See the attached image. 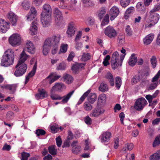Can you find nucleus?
<instances>
[{"instance_id":"f257e3e1","label":"nucleus","mask_w":160,"mask_h":160,"mask_svg":"<svg viewBox=\"0 0 160 160\" xmlns=\"http://www.w3.org/2000/svg\"><path fill=\"white\" fill-rule=\"evenodd\" d=\"M52 9L48 4H44L42 7L41 15V20L43 27H47L50 25L52 21Z\"/></svg>"},{"instance_id":"f03ea898","label":"nucleus","mask_w":160,"mask_h":160,"mask_svg":"<svg viewBox=\"0 0 160 160\" xmlns=\"http://www.w3.org/2000/svg\"><path fill=\"white\" fill-rule=\"evenodd\" d=\"M14 55L13 50L8 49L4 53L1 60V65L2 66L8 67L13 64Z\"/></svg>"},{"instance_id":"7ed1b4c3","label":"nucleus","mask_w":160,"mask_h":160,"mask_svg":"<svg viewBox=\"0 0 160 160\" xmlns=\"http://www.w3.org/2000/svg\"><path fill=\"white\" fill-rule=\"evenodd\" d=\"M59 39V42L60 39V37L58 35H54L51 37L47 38L45 41L42 47V52L44 55H47L51 47H53L56 44V39Z\"/></svg>"},{"instance_id":"20e7f679","label":"nucleus","mask_w":160,"mask_h":160,"mask_svg":"<svg viewBox=\"0 0 160 160\" xmlns=\"http://www.w3.org/2000/svg\"><path fill=\"white\" fill-rule=\"evenodd\" d=\"M119 55L117 51L114 52L112 55L111 65L112 68L113 69H116L119 66L122 65V62L121 63V59L119 60Z\"/></svg>"},{"instance_id":"39448f33","label":"nucleus","mask_w":160,"mask_h":160,"mask_svg":"<svg viewBox=\"0 0 160 160\" xmlns=\"http://www.w3.org/2000/svg\"><path fill=\"white\" fill-rule=\"evenodd\" d=\"M16 69L13 73L16 77H21L26 72L27 65L26 64H17L15 66Z\"/></svg>"},{"instance_id":"423d86ee","label":"nucleus","mask_w":160,"mask_h":160,"mask_svg":"<svg viewBox=\"0 0 160 160\" xmlns=\"http://www.w3.org/2000/svg\"><path fill=\"white\" fill-rule=\"evenodd\" d=\"M147 104V101L144 98H140L136 100L135 103L134 107L136 110L140 111L142 110Z\"/></svg>"},{"instance_id":"0eeeda50","label":"nucleus","mask_w":160,"mask_h":160,"mask_svg":"<svg viewBox=\"0 0 160 160\" xmlns=\"http://www.w3.org/2000/svg\"><path fill=\"white\" fill-rule=\"evenodd\" d=\"M54 18L56 23L58 26L63 23L62 14L58 8H55L54 10Z\"/></svg>"},{"instance_id":"6e6552de","label":"nucleus","mask_w":160,"mask_h":160,"mask_svg":"<svg viewBox=\"0 0 160 160\" xmlns=\"http://www.w3.org/2000/svg\"><path fill=\"white\" fill-rule=\"evenodd\" d=\"M21 40L20 35L18 34L14 33L9 38L10 43L13 46L18 45Z\"/></svg>"},{"instance_id":"1a4fd4ad","label":"nucleus","mask_w":160,"mask_h":160,"mask_svg":"<svg viewBox=\"0 0 160 160\" xmlns=\"http://www.w3.org/2000/svg\"><path fill=\"white\" fill-rule=\"evenodd\" d=\"M104 33L106 35L110 38H114L117 35V32L115 29L111 26L107 27L104 31Z\"/></svg>"},{"instance_id":"9d476101","label":"nucleus","mask_w":160,"mask_h":160,"mask_svg":"<svg viewBox=\"0 0 160 160\" xmlns=\"http://www.w3.org/2000/svg\"><path fill=\"white\" fill-rule=\"evenodd\" d=\"M0 87L3 89L8 90L10 94H13L16 91L17 85L16 84H4L1 85Z\"/></svg>"},{"instance_id":"9b49d317","label":"nucleus","mask_w":160,"mask_h":160,"mask_svg":"<svg viewBox=\"0 0 160 160\" xmlns=\"http://www.w3.org/2000/svg\"><path fill=\"white\" fill-rule=\"evenodd\" d=\"M9 28V23L2 18L0 19V32L5 33Z\"/></svg>"},{"instance_id":"f8f14e48","label":"nucleus","mask_w":160,"mask_h":160,"mask_svg":"<svg viewBox=\"0 0 160 160\" xmlns=\"http://www.w3.org/2000/svg\"><path fill=\"white\" fill-rule=\"evenodd\" d=\"M76 31V28L74 23L70 22L68 24V28L66 32V34L68 38H71L73 36Z\"/></svg>"},{"instance_id":"ddd939ff","label":"nucleus","mask_w":160,"mask_h":160,"mask_svg":"<svg viewBox=\"0 0 160 160\" xmlns=\"http://www.w3.org/2000/svg\"><path fill=\"white\" fill-rule=\"evenodd\" d=\"M104 112V109L101 108H96L91 112L90 116L91 117H98Z\"/></svg>"},{"instance_id":"4468645a","label":"nucleus","mask_w":160,"mask_h":160,"mask_svg":"<svg viewBox=\"0 0 160 160\" xmlns=\"http://www.w3.org/2000/svg\"><path fill=\"white\" fill-rule=\"evenodd\" d=\"M111 136L110 132H106L102 133L99 137L101 142L103 143H106L109 141Z\"/></svg>"},{"instance_id":"2eb2a0df","label":"nucleus","mask_w":160,"mask_h":160,"mask_svg":"<svg viewBox=\"0 0 160 160\" xmlns=\"http://www.w3.org/2000/svg\"><path fill=\"white\" fill-rule=\"evenodd\" d=\"M119 13V11L118 7L115 6L112 7L109 11L110 20L111 21L113 20L117 16Z\"/></svg>"},{"instance_id":"dca6fc26","label":"nucleus","mask_w":160,"mask_h":160,"mask_svg":"<svg viewBox=\"0 0 160 160\" xmlns=\"http://www.w3.org/2000/svg\"><path fill=\"white\" fill-rule=\"evenodd\" d=\"M30 54H33L35 52V47L33 43L30 41H27L24 50Z\"/></svg>"},{"instance_id":"f3484780","label":"nucleus","mask_w":160,"mask_h":160,"mask_svg":"<svg viewBox=\"0 0 160 160\" xmlns=\"http://www.w3.org/2000/svg\"><path fill=\"white\" fill-rule=\"evenodd\" d=\"M37 99H43L48 96V92L43 89H39L38 93L35 95Z\"/></svg>"},{"instance_id":"a211bd4d","label":"nucleus","mask_w":160,"mask_h":160,"mask_svg":"<svg viewBox=\"0 0 160 160\" xmlns=\"http://www.w3.org/2000/svg\"><path fill=\"white\" fill-rule=\"evenodd\" d=\"M7 18L11 22L12 26L15 25L17 21V17L12 12H9L7 15Z\"/></svg>"},{"instance_id":"6ab92c4d","label":"nucleus","mask_w":160,"mask_h":160,"mask_svg":"<svg viewBox=\"0 0 160 160\" xmlns=\"http://www.w3.org/2000/svg\"><path fill=\"white\" fill-rule=\"evenodd\" d=\"M37 12L35 8L32 7L30 8V12L27 15V20L28 21H31L34 19L36 16Z\"/></svg>"},{"instance_id":"aec40b11","label":"nucleus","mask_w":160,"mask_h":160,"mask_svg":"<svg viewBox=\"0 0 160 160\" xmlns=\"http://www.w3.org/2000/svg\"><path fill=\"white\" fill-rule=\"evenodd\" d=\"M86 64L85 62L76 63L72 66V70L75 73H77L81 69L84 68Z\"/></svg>"},{"instance_id":"412c9836","label":"nucleus","mask_w":160,"mask_h":160,"mask_svg":"<svg viewBox=\"0 0 160 160\" xmlns=\"http://www.w3.org/2000/svg\"><path fill=\"white\" fill-rule=\"evenodd\" d=\"M65 88L64 85L62 83H56L51 90V92H61L62 90Z\"/></svg>"},{"instance_id":"4be33fe9","label":"nucleus","mask_w":160,"mask_h":160,"mask_svg":"<svg viewBox=\"0 0 160 160\" xmlns=\"http://www.w3.org/2000/svg\"><path fill=\"white\" fill-rule=\"evenodd\" d=\"M28 57L29 56L26 53L25 51L23 50L20 54V58L17 64L22 65L26 64L24 62Z\"/></svg>"},{"instance_id":"5701e85b","label":"nucleus","mask_w":160,"mask_h":160,"mask_svg":"<svg viewBox=\"0 0 160 160\" xmlns=\"http://www.w3.org/2000/svg\"><path fill=\"white\" fill-rule=\"evenodd\" d=\"M37 67V66L36 63L34 65L32 70L26 76L25 84H26L29 81L30 78L34 75L36 72Z\"/></svg>"},{"instance_id":"b1692460","label":"nucleus","mask_w":160,"mask_h":160,"mask_svg":"<svg viewBox=\"0 0 160 160\" xmlns=\"http://www.w3.org/2000/svg\"><path fill=\"white\" fill-rule=\"evenodd\" d=\"M150 17L151 18V22H152L154 24L157 23L159 19V15L154 12L151 13L150 12Z\"/></svg>"},{"instance_id":"393cba45","label":"nucleus","mask_w":160,"mask_h":160,"mask_svg":"<svg viewBox=\"0 0 160 160\" xmlns=\"http://www.w3.org/2000/svg\"><path fill=\"white\" fill-rule=\"evenodd\" d=\"M37 22L35 21H33L30 28L29 33L32 35H35L37 30V27L36 25Z\"/></svg>"},{"instance_id":"a878e982","label":"nucleus","mask_w":160,"mask_h":160,"mask_svg":"<svg viewBox=\"0 0 160 160\" xmlns=\"http://www.w3.org/2000/svg\"><path fill=\"white\" fill-rule=\"evenodd\" d=\"M137 62V58L135 56L134 54H132L130 57L128 63L132 67L134 66Z\"/></svg>"},{"instance_id":"bb28decb","label":"nucleus","mask_w":160,"mask_h":160,"mask_svg":"<svg viewBox=\"0 0 160 160\" xmlns=\"http://www.w3.org/2000/svg\"><path fill=\"white\" fill-rule=\"evenodd\" d=\"M154 35L152 34H150L147 36L143 39L144 43L146 45L149 44L153 40Z\"/></svg>"},{"instance_id":"cd10ccee","label":"nucleus","mask_w":160,"mask_h":160,"mask_svg":"<svg viewBox=\"0 0 160 160\" xmlns=\"http://www.w3.org/2000/svg\"><path fill=\"white\" fill-rule=\"evenodd\" d=\"M105 77L108 81L111 86H114L113 77L111 73L108 72L105 75Z\"/></svg>"},{"instance_id":"c85d7f7f","label":"nucleus","mask_w":160,"mask_h":160,"mask_svg":"<svg viewBox=\"0 0 160 160\" xmlns=\"http://www.w3.org/2000/svg\"><path fill=\"white\" fill-rule=\"evenodd\" d=\"M74 91H71L67 95L64 96L62 97V102L63 103H67L69 100L72 96L73 94Z\"/></svg>"},{"instance_id":"c756f323","label":"nucleus","mask_w":160,"mask_h":160,"mask_svg":"<svg viewBox=\"0 0 160 160\" xmlns=\"http://www.w3.org/2000/svg\"><path fill=\"white\" fill-rule=\"evenodd\" d=\"M106 96L104 94H102L99 96L98 103L99 104L102 105L104 104L106 102Z\"/></svg>"},{"instance_id":"7c9ffc66","label":"nucleus","mask_w":160,"mask_h":160,"mask_svg":"<svg viewBox=\"0 0 160 160\" xmlns=\"http://www.w3.org/2000/svg\"><path fill=\"white\" fill-rule=\"evenodd\" d=\"M90 92V90H88L87 91L85 92L83 95L81 97L77 103V105L80 104L84 101L85 99L87 97L89 93Z\"/></svg>"},{"instance_id":"2f4dec72","label":"nucleus","mask_w":160,"mask_h":160,"mask_svg":"<svg viewBox=\"0 0 160 160\" xmlns=\"http://www.w3.org/2000/svg\"><path fill=\"white\" fill-rule=\"evenodd\" d=\"M89 102H85L83 104V108L86 111H90L92 108V107Z\"/></svg>"},{"instance_id":"473e14b6","label":"nucleus","mask_w":160,"mask_h":160,"mask_svg":"<svg viewBox=\"0 0 160 160\" xmlns=\"http://www.w3.org/2000/svg\"><path fill=\"white\" fill-rule=\"evenodd\" d=\"M97 98L96 95L95 93H91L88 97V100L91 104H93Z\"/></svg>"},{"instance_id":"72a5a7b5","label":"nucleus","mask_w":160,"mask_h":160,"mask_svg":"<svg viewBox=\"0 0 160 160\" xmlns=\"http://www.w3.org/2000/svg\"><path fill=\"white\" fill-rule=\"evenodd\" d=\"M63 79L65 82L69 84L72 82L73 81V78L72 76L69 74H66L63 76Z\"/></svg>"},{"instance_id":"f704fd0d","label":"nucleus","mask_w":160,"mask_h":160,"mask_svg":"<svg viewBox=\"0 0 160 160\" xmlns=\"http://www.w3.org/2000/svg\"><path fill=\"white\" fill-rule=\"evenodd\" d=\"M160 159V151L153 154L149 157V160H159Z\"/></svg>"},{"instance_id":"c9c22d12","label":"nucleus","mask_w":160,"mask_h":160,"mask_svg":"<svg viewBox=\"0 0 160 160\" xmlns=\"http://www.w3.org/2000/svg\"><path fill=\"white\" fill-rule=\"evenodd\" d=\"M56 40L57 41L56 42V44H55L54 46L52 47L53 48L52 50V53L53 54H55L56 53L58 49V47L59 42L58 38H57Z\"/></svg>"},{"instance_id":"e433bc0d","label":"nucleus","mask_w":160,"mask_h":160,"mask_svg":"<svg viewBox=\"0 0 160 160\" xmlns=\"http://www.w3.org/2000/svg\"><path fill=\"white\" fill-rule=\"evenodd\" d=\"M91 56L89 53H83L82 56L81 60L82 61L85 62L90 59Z\"/></svg>"},{"instance_id":"4c0bfd02","label":"nucleus","mask_w":160,"mask_h":160,"mask_svg":"<svg viewBox=\"0 0 160 160\" xmlns=\"http://www.w3.org/2000/svg\"><path fill=\"white\" fill-rule=\"evenodd\" d=\"M48 149L49 153L52 155H56L57 150L55 149L54 146H52L49 147L48 148Z\"/></svg>"},{"instance_id":"58836bf2","label":"nucleus","mask_w":160,"mask_h":160,"mask_svg":"<svg viewBox=\"0 0 160 160\" xmlns=\"http://www.w3.org/2000/svg\"><path fill=\"white\" fill-rule=\"evenodd\" d=\"M54 92H50V97L53 100H60L62 99V97L58 94H54Z\"/></svg>"},{"instance_id":"ea45409f","label":"nucleus","mask_w":160,"mask_h":160,"mask_svg":"<svg viewBox=\"0 0 160 160\" xmlns=\"http://www.w3.org/2000/svg\"><path fill=\"white\" fill-rule=\"evenodd\" d=\"M122 84L121 79L119 77H117L115 78V85L116 87L119 89L120 87Z\"/></svg>"},{"instance_id":"a19ab883","label":"nucleus","mask_w":160,"mask_h":160,"mask_svg":"<svg viewBox=\"0 0 160 160\" xmlns=\"http://www.w3.org/2000/svg\"><path fill=\"white\" fill-rule=\"evenodd\" d=\"M137 10L139 11L144 12L145 10V8L143 4L141 2H138L137 3L136 6Z\"/></svg>"},{"instance_id":"79ce46f5","label":"nucleus","mask_w":160,"mask_h":160,"mask_svg":"<svg viewBox=\"0 0 160 160\" xmlns=\"http://www.w3.org/2000/svg\"><path fill=\"white\" fill-rule=\"evenodd\" d=\"M99 89L100 91L102 92H104L107 91L108 90V87L107 84L104 83H102L99 87Z\"/></svg>"},{"instance_id":"37998d69","label":"nucleus","mask_w":160,"mask_h":160,"mask_svg":"<svg viewBox=\"0 0 160 160\" xmlns=\"http://www.w3.org/2000/svg\"><path fill=\"white\" fill-rule=\"evenodd\" d=\"M22 6L25 9H28L30 6V3L28 1H24L22 3Z\"/></svg>"},{"instance_id":"c03bdc74","label":"nucleus","mask_w":160,"mask_h":160,"mask_svg":"<svg viewBox=\"0 0 160 160\" xmlns=\"http://www.w3.org/2000/svg\"><path fill=\"white\" fill-rule=\"evenodd\" d=\"M125 147L126 148H123L122 149L123 151H125L128 150L130 151L133 148L134 145L132 143H128L125 144Z\"/></svg>"},{"instance_id":"a18cd8bd","label":"nucleus","mask_w":160,"mask_h":160,"mask_svg":"<svg viewBox=\"0 0 160 160\" xmlns=\"http://www.w3.org/2000/svg\"><path fill=\"white\" fill-rule=\"evenodd\" d=\"M68 46L67 44H62L61 46L60 52L62 53L66 52L67 50Z\"/></svg>"},{"instance_id":"49530a36","label":"nucleus","mask_w":160,"mask_h":160,"mask_svg":"<svg viewBox=\"0 0 160 160\" xmlns=\"http://www.w3.org/2000/svg\"><path fill=\"white\" fill-rule=\"evenodd\" d=\"M160 144V135L157 137L153 143L154 147L157 146Z\"/></svg>"},{"instance_id":"de8ad7c7","label":"nucleus","mask_w":160,"mask_h":160,"mask_svg":"<svg viewBox=\"0 0 160 160\" xmlns=\"http://www.w3.org/2000/svg\"><path fill=\"white\" fill-rule=\"evenodd\" d=\"M125 32L127 35L129 36H131L132 34L133 31L129 25L127 26L125 28Z\"/></svg>"},{"instance_id":"09e8293b","label":"nucleus","mask_w":160,"mask_h":160,"mask_svg":"<svg viewBox=\"0 0 160 160\" xmlns=\"http://www.w3.org/2000/svg\"><path fill=\"white\" fill-rule=\"evenodd\" d=\"M130 0H120V2L121 6L123 7H126L129 4Z\"/></svg>"},{"instance_id":"8fccbe9b","label":"nucleus","mask_w":160,"mask_h":160,"mask_svg":"<svg viewBox=\"0 0 160 160\" xmlns=\"http://www.w3.org/2000/svg\"><path fill=\"white\" fill-rule=\"evenodd\" d=\"M160 76V70L159 71L158 73L152 78V82H158V79Z\"/></svg>"},{"instance_id":"3c124183","label":"nucleus","mask_w":160,"mask_h":160,"mask_svg":"<svg viewBox=\"0 0 160 160\" xmlns=\"http://www.w3.org/2000/svg\"><path fill=\"white\" fill-rule=\"evenodd\" d=\"M66 67V64L63 62H62L59 64L57 68V69L58 70H64Z\"/></svg>"},{"instance_id":"603ef678","label":"nucleus","mask_w":160,"mask_h":160,"mask_svg":"<svg viewBox=\"0 0 160 160\" xmlns=\"http://www.w3.org/2000/svg\"><path fill=\"white\" fill-rule=\"evenodd\" d=\"M75 48L77 50H81V48L82 47V44L81 42H79V41H75Z\"/></svg>"},{"instance_id":"864d4df0","label":"nucleus","mask_w":160,"mask_h":160,"mask_svg":"<svg viewBox=\"0 0 160 160\" xmlns=\"http://www.w3.org/2000/svg\"><path fill=\"white\" fill-rule=\"evenodd\" d=\"M151 63L153 68H154L156 66L157 60L156 58L154 56L152 57L150 60Z\"/></svg>"},{"instance_id":"5fc2aeb1","label":"nucleus","mask_w":160,"mask_h":160,"mask_svg":"<svg viewBox=\"0 0 160 160\" xmlns=\"http://www.w3.org/2000/svg\"><path fill=\"white\" fill-rule=\"evenodd\" d=\"M81 150V147L80 146H77L72 148V151L75 154H78Z\"/></svg>"},{"instance_id":"6e6d98bb","label":"nucleus","mask_w":160,"mask_h":160,"mask_svg":"<svg viewBox=\"0 0 160 160\" xmlns=\"http://www.w3.org/2000/svg\"><path fill=\"white\" fill-rule=\"evenodd\" d=\"M110 59V57L109 55H107L104 58V61L103 62V64L105 66H107L109 64L108 60Z\"/></svg>"},{"instance_id":"4d7b16f0","label":"nucleus","mask_w":160,"mask_h":160,"mask_svg":"<svg viewBox=\"0 0 160 160\" xmlns=\"http://www.w3.org/2000/svg\"><path fill=\"white\" fill-rule=\"evenodd\" d=\"M46 133L45 131L42 129H38L36 131V134L38 136L40 135H44Z\"/></svg>"},{"instance_id":"13d9d810","label":"nucleus","mask_w":160,"mask_h":160,"mask_svg":"<svg viewBox=\"0 0 160 160\" xmlns=\"http://www.w3.org/2000/svg\"><path fill=\"white\" fill-rule=\"evenodd\" d=\"M84 121L87 124L90 125L92 123V120L88 116H87L85 117Z\"/></svg>"},{"instance_id":"bf43d9fd","label":"nucleus","mask_w":160,"mask_h":160,"mask_svg":"<svg viewBox=\"0 0 160 160\" xmlns=\"http://www.w3.org/2000/svg\"><path fill=\"white\" fill-rule=\"evenodd\" d=\"M30 156V154L28 153L23 152L22 154V160H28V157Z\"/></svg>"},{"instance_id":"052dcab7","label":"nucleus","mask_w":160,"mask_h":160,"mask_svg":"<svg viewBox=\"0 0 160 160\" xmlns=\"http://www.w3.org/2000/svg\"><path fill=\"white\" fill-rule=\"evenodd\" d=\"M75 55L74 52L73 51H71L68 55L67 58L68 61H72Z\"/></svg>"},{"instance_id":"680f3d73","label":"nucleus","mask_w":160,"mask_h":160,"mask_svg":"<svg viewBox=\"0 0 160 160\" xmlns=\"http://www.w3.org/2000/svg\"><path fill=\"white\" fill-rule=\"evenodd\" d=\"M51 130L52 133H55L58 132V128L57 125H53L51 127Z\"/></svg>"},{"instance_id":"e2e57ef3","label":"nucleus","mask_w":160,"mask_h":160,"mask_svg":"<svg viewBox=\"0 0 160 160\" xmlns=\"http://www.w3.org/2000/svg\"><path fill=\"white\" fill-rule=\"evenodd\" d=\"M105 12H106L104 9H102L98 12V15L100 19H101L102 18Z\"/></svg>"},{"instance_id":"0e129e2a","label":"nucleus","mask_w":160,"mask_h":160,"mask_svg":"<svg viewBox=\"0 0 160 160\" xmlns=\"http://www.w3.org/2000/svg\"><path fill=\"white\" fill-rule=\"evenodd\" d=\"M145 98L148 100L149 103H151L153 99L155 98L153 95H151L149 94L146 95L145 96Z\"/></svg>"},{"instance_id":"69168bd1","label":"nucleus","mask_w":160,"mask_h":160,"mask_svg":"<svg viewBox=\"0 0 160 160\" xmlns=\"http://www.w3.org/2000/svg\"><path fill=\"white\" fill-rule=\"evenodd\" d=\"M82 35V32L81 31L78 32L75 39V41H79Z\"/></svg>"},{"instance_id":"338daca9","label":"nucleus","mask_w":160,"mask_h":160,"mask_svg":"<svg viewBox=\"0 0 160 160\" xmlns=\"http://www.w3.org/2000/svg\"><path fill=\"white\" fill-rule=\"evenodd\" d=\"M44 0H33V3L36 6L40 5Z\"/></svg>"},{"instance_id":"774afa93","label":"nucleus","mask_w":160,"mask_h":160,"mask_svg":"<svg viewBox=\"0 0 160 160\" xmlns=\"http://www.w3.org/2000/svg\"><path fill=\"white\" fill-rule=\"evenodd\" d=\"M152 83L149 85L148 88L150 90H152L155 88L157 86L158 82H154Z\"/></svg>"}]
</instances>
